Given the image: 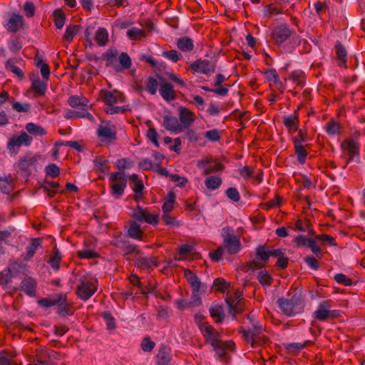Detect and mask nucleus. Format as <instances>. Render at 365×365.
Listing matches in <instances>:
<instances>
[{"label": "nucleus", "mask_w": 365, "mask_h": 365, "mask_svg": "<svg viewBox=\"0 0 365 365\" xmlns=\"http://www.w3.org/2000/svg\"><path fill=\"white\" fill-rule=\"evenodd\" d=\"M57 304L65 305L66 299H63L61 296H58L56 299L43 298L38 301V304L43 307H50Z\"/></svg>", "instance_id": "72a5a7b5"}, {"label": "nucleus", "mask_w": 365, "mask_h": 365, "mask_svg": "<svg viewBox=\"0 0 365 365\" xmlns=\"http://www.w3.org/2000/svg\"><path fill=\"white\" fill-rule=\"evenodd\" d=\"M179 121L182 130L190 127L195 120V114L187 108L180 106L178 108Z\"/></svg>", "instance_id": "ddd939ff"}, {"label": "nucleus", "mask_w": 365, "mask_h": 365, "mask_svg": "<svg viewBox=\"0 0 365 365\" xmlns=\"http://www.w3.org/2000/svg\"><path fill=\"white\" fill-rule=\"evenodd\" d=\"M210 314L215 322L220 323L225 319V313L222 306L213 305L209 309Z\"/></svg>", "instance_id": "c9c22d12"}, {"label": "nucleus", "mask_w": 365, "mask_h": 365, "mask_svg": "<svg viewBox=\"0 0 365 365\" xmlns=\"http://www.w3.org/2000/svg\"><path fill=\"white\" fill-rule=\"evenodd\" d=\"M55 24L58 29H61L65 24V15L63 12L57 9L53 12Z\"/></svg>", "instance_id": "3c124183"}, {"label": "nucleus", "mask_w": 365, "mask_h": 365, "mask_svg": "<svg viewBox=\"0 0 365 365\" xmlns=\"http://www.w3.org/2000/svg\"><path fill=\"white\" fill-rule=\"evenodd\" d=\"M163 126L169 131L179 133L182 131L179 120L172 115H165L163 116Z\"/></svg>", "instance_id": "f3484780"}, {"label": "nucleus", "mask_w": 365, "mask_h": 365, "mask_svg": "<svg viewBox=\"0 0 365 365\" xmlns=\"http://www.w3.org/2000/svg\"><path fill=\"white\" fill-rule=\"evenodd\" d=\"M226 195L234 202H238L240 200V195L235 187H230L226 191Z\"/></svg>", "instance_id": "0e129e2a"}, {"label": "nucleus", "mask_w": 365, "mask_h": 365, "mask_svg": "<svg viewBox=\"0 0 365 365\" xmlns=\"http://www.w3.org/2000/svg\"><path fill=\"white\" fill-rule=\"evenodd\" d=\"M190 67L195 72L207 75L215 71V61L199 58L192 62Z\"/></svg>", "instance_id": "f8f14e48"}, {"label": "nucleus", "mask_w": 365, "mask_h": 365, "mask_svg": "<svg viewBox=\"0 0 365 365\" xmlns=\"http://www.w3.org/2000/svg\"><path fill=\"white\" fill-rule=\"evenodd\" d=\"M155 346V343L150 340L149 337H145L141 342V349L144 351H152Z\"/></svg>", "instance_id": "e2e57ef3"}, {"label": "nucleus", "mask_w": 365, "mask_h": 365, "mask_svg": "<svg viewBox=\"0 0 365 365\" xmlns=\"http://www.w3.org/2000/svg\"><path fill=\"white\" fill-rule=\"evenodd\" d=\"M283 123L289 132H295L298 129L299 118L296 115H289L283 117Z\"/></svg>", "instance_id": "473e14b6"}, {"label": "nucleus", "mask_w": 365, "mask_h": 365, "mask_svg": "<svg viewBox=\"0 0 365 365\" xmlns=\"http://www.w3.org/2000/svg\"><path fill=\"white\" fill-rule=\"evenodd\" d=\"M80 26L78 25H69L67 26L66 32L63 35V39L66 43H70L78 32Z\"/></svg>", "instance_id": "a18cd8bd"}, {"label": "nucleus", "mask_w": 365, "mask_h": 365, "mask_svg": "<svg viewBox=\"0 0 365 365\" xmlns=\"http://www.w3.org/2000/svg\"><path fill=\"white\" fill-rule=\"evenodd\" d=\"M305 78L304 73L301 70L293 71L289 76V79L291 80L297 86H302L304 84Z\"/></svg>", "instance_id": "37998d69"}, {"label": "nucleus", "mask_w": 365, "mask_h": 365, "mask_svg": "<svg viewBox=\"0 0 365 365\" xmlns=\"http://www.w3.org/2000/svg\"><path fill=\"white\" fill-rule=\"evenodd\" d=\"M212 285L216 288L217 291L221 292L223 294H227L229 292L230 284L224 279L216 278Z\"/></svg>", "instance_id": "49530a36"}, {"label": "nucleus", "mask_w": 365, "mask_h": 365, "mask_svg": "<svg viewBox=\"0 0 365 365\" xmlns=\"http://www.w3.org/2000/svg\"><path fill=\"white\" fill-rule=\"evenodd\" d=\"M137 266L142 269H148L157 266V262L154 257H140L137 259Z\"/></svg>", "instance_id": "a19ab883"}, {"label": "nucleus", "mask_w": 365, "mask_h": 365, "mask_svg": "<svg viewBox=\"0 0 365 365\" xmlns=\"http://www.w3.org/2000/svg\"><path fill=\"white\" fill-rule=\"evenodd\" d=\"M227 250V252L230 255L237 253L241 248V244L239 237H232L224 242V249Z\"/></svg>", "instance_id": "c85d7f7f"}, {"label": "nucleus", "mask_w": 365, "mask_h": 365, "mask_svg": "<svg viewBox=\"0 0 365 365\" xmlns=\"http://www.w3.org/2000/svg\"><path fill=\"white\" fill-rule=\"evenodd\" d=\"M41 246V238H32L31 240V243L29 246L26 247V253L24 257V259L25 261L31 260L34 256L36 250Z\"/></svg>", "instance_id": "bb28decb"}, {"label": "nucleus", "mask_w": 365, "mask_h": 365, "mask_svg": "<svg viewBox=\"0 0 365 365\" xmlns=\"http://www.w3.org/2000/svg\"><path fill=\"white\" fill-rule=\"evenodd\" d=\"M235 344L232 341H224L221 340L219 343H217L216 346H212V348L217 358L221 359L226 356L227 351L232 350Z\"/></svg>", "instance_id": "5701e85b"}, {"label": "nucleus", "mask_w": 365, "mask_h": 365, "mask_svg": "<svg viewBox=\"0 0 365 365\" xmlns=\"http://www.w3.org/2000/svg\"><path fill=\"white\" fill-rule=\"evenodd\" d=\"M126 36L130 40H140L145 36V31L142 26L140 27L132 26L126 31Z\"/></svg>", "instance_id": "7c9ffc66"}, {"label": "nucleus", "mask_w": 365, "mask_h": 365, "mask_svg": "<svg viewBox=\"0 0 365 365\" xmlns=\"http://www.w3.org/2000/svg\"><path fill=\"white\" fill-rule=\"evenodd\" d=\"M334 279L337 283L344 284L345 286H349L352 284L351 279L348 278L345 274L342 273L336 274L334 277Z\"/></svg>", "instance_id": "680f3d73"}, {"label": "nucleus", "mask_w": 365, "mask_h": 365, "mask_svg": "<svg viewBox=\"0 0 365 365\" xmlns=\"http://www.w3.org/2000/svg\"><path fill=\"white\" fill-rule=\"evenodd\" d=\"M162 220L165 222L167 225L173 227H179L180 223L177 221L175 217L170 216L169 214L163 213L162 215Z\"/></svg>", "instance_id": "69168bd1"}, {"label": "nucleus", "mask_w": 365, "mask_h": 365, "mask_svg": "<svg viewBox=\"0 0 365 365\" xmlns=\"http://www.w3.org/2000/svg\"><path fill=\"white\" fill-rule=\"evenodd\" d=\"M158 85V81L155 78H154L153 77H149L148 78V81L146 83V88L150 94L155 95L156 93Z\"/></svg>", "instance_id": "6e6d98bb"}, {"label": "nucleus", "mask_w": 365, "mask_h": 365, "mask_svg": "<svg viewBox=\"0 0 365 365\" xmlns=\"http://www.w3.org/2000/svg\"><path fill=\"white\" fill-rule=\"evenodd\" d=\"M32 138L29 136L26 132H21L19 135L14 136L11 138L7 144V148L9 152L14 154H17L19 148L21 145L28 146L31 144Z\"/></svg>", "instance_id": "9d476101"}, {"label": "nucleus", "mask_w": 365, "mask_h": 365, "mask_svg": "<svg viewBox=\"0 0 365 365\" xmlns=\"http://www.w3.org/2000/svg\"><path fill=\"white\" fill-rule=\"evenodd\" d=\"M97 290V279L91 274L81 276L77 285L76 294L82 300L89 299Z\"/></svg>", "instance_id": "20e7f679"}, {"label": "nucleus", "mask_w": 365, "mask_h": 365, "mask_svg": "<svg viewBox=\"0 0 365 365\" xmlns=\"http://www.w3.org/2000/svg\"><path fill=\"white\" fill-rule=\"evenodd\" d=\"M198 327L206 341L212 346H216L221 341L219 332L207 322L199 323Z\"/></svg>", "instance_id": "9b49d317"}, {"label": "nucleus", "mask_w": 365, "mask_h": 365, "mask_svg": "<svg viewBox=\"0 0 365 365\" xmlns=\"http://www.w3.org/2000/svg\"><path fill=\"white\" fill-rule=\"evenodd\" d=\"M46 82L45 80L42 81L39 78L34 79L32 81L31 88L36 94L43 96L47 89Z\"/></svg>", "instance_id": "f704fd0d"}, {"label": "nucleus", "mask_w": 365, "mask_h": 365, "mask_svg": "<svg viewBox=\"0 0 365 365\" xmlns=\"http://www.w3.org/2000/svg\"><path fill=\"white\" fill-rule=\"evenodd\" d=\"M336 63L340 67H346L347 51L345 47H336Z\"/></svg>", "instance_id": "e433bc0d"}, {"label": "nucleus", "mask_w": 365, "mask_h": 365, "mask_svg": "<svg viewBox=\"0 0 365 365\" xmlns=\"http://www.w3.org/2000/svg\"><path fill=\"white\" fill-rule=\"evenodd\" d=\"M257 279L264 286H269L271 284V277L266 271H260L258 273Z\"/></svg>", "instance_id": "4d7b16f0"}, {"label": "nucleus", "mask_w": 365, "mask_h": 365, "mask_svg": "<svg viewBox=\"0 0 365 365\" xmlns=\"http://www.w3.org/2000/svg\"><path fill=\"white\" fill-rule=\"evenodd\" d=\"M132 217L138 222H145L152 225H157L159 222V215L155 212H151L148 208L138 205L134 209Z\"/></svg>", "instance_id": "0eeeda50"}, {"label": "nucleus", "mask_w": 365, "mask_h": 365, "mask_svg": "<svg viewBox=\"0 0 365 365\" xmlns=\"http://www.w3.org/2000/svg\"><path fill=\"white\" fill-rule=\"evenodd\" d=\"M120 250L125 252V254L128 255L136 251V246L134 244H132L130 241L125 240L123 246L120 247Z\"/></svg>", "instance_id": "774afa93"}, {"label": "nucleus", "mask_w": 365, "mask_h": 365, "mask_svg": "<svg viewBox=\"0 0 365 365\" xmlns=\"http://www.w3.org/2000/svg\"><path fill=\"white\" fill-rule=\"evenodd\" d=\"M222 178L220 177L216 176V175H212V176L207 177L205 179V186L207 187V188L214 190H216L218 187H220V186L222 184Z\"/></svg>", "instance_id": "58836bf2"}, {"label": "nucleus", "mask_w": 365, "mask_h": 365, "mask_svg": "<svg viewBox=\"0 0 365 365\" xmlns=\"http://www.w3.org/2000/svg\"><path fill=\"white\" fill-rule=\"evenodd\" d=\"M99 141L104 145H110L117 141V128L111 121H101L96 130Z\"/></svg>", "instance_id": "7ed1b4c3"}, {"label": "nucleus", "mask_w": 365, "mask_h": 365, "mask_svg": "<svg viewBox=\"0 0 365 365\" xmlns=\"http://www.w3.org/2000/svg\"><path fill=\"white\" fill-rule=\"evenodd\" d=\"M163 56L173 62H177L182 58V55L175 50L165 51L163 52Z\"/></svg>", "instance_id": "13d9d810"}, {"label": "nucleus", "mask_w": 365, "mask_h": 365, "mask_svg": "<svg viewBox=\"0 0 365 365\" xmlns=\"http://www.w3.org/2000/svg\"><path fill=\"white\" fill-rule=\"evenodd\" d=\"M171 359L170 350L166 347L161 348L156 355L157 365H170Z\"/></svg>", "instance_id": "a878e982"}, {"label": "nucleus", "mask_w": 365, "mask_h": 365, "mask_svg": "<svg viewBox=\"0 0 365 365\" xmlns=\"http://www.w3.org/2000/svg\"><path fill=\"white\" fill-rule=\"evenodd\" d=\"M61 259V255L60 252L56 249L54 248L52 255L50 257V259L48 261L49 264L53 269H58L59 268V262Z\"/></svg>", "instance_id": "de8ad7c7"}, {"label": "nucleus", "mask_w": 365, "mask_h": 365, "mask_svg": "<svg viewBox=\"0 0 365 365\" xmlns=\"http://www.w3.org/2000/svg\"><path fill=\"white\" fill-rule=\"evenodd\" d=\"M26 130L28 133L34 135L43 136L46 133L44 128L34 123H27L26 125Z\"/></svg>", "instance_id": "c03bdc74"}, {"label": "nucleus", "mask_w": 365, "mask_h": 365, "mask_svg": "<svg viewBox=\"0 0 365 365\" xmlns=\"http://www.w3.org/2000/svg\"><path fill=\"white\" fill-rule=\"evenodd\" d=\"M360 135L359 132H354L351 137L341 143V148L347 152L349 158L344 168H346L351 161H355L357 163H360L359 156V143L358 138Z\"/></svg>", "instance_id": "39448f33"}, {"label": "nucleus", "mask_w": 365, "mask_h": 365, "mask_svg": "<svg viewBox=\"0 0 365 365\" xmlns=\"http://www.w3.org/2000/svg\"><path fill=\"white\" fill-rule=\"evenodd\" d=\"M45 173L47 175L56 178L60 174V168L54 163H50L45 168Z\"/></svg>", "instance_id": "5fc2aeb1"}, {"label": "nucleus", "mask_w": 365, "mask_h": 365, "mask_svg": "<svg viewBox=\"0 0 365 365\" xmlns=\"http://www.w3.org/2000/svg\"><path fill=\"white\" fill-rule=\"evenodd\" d=\"M118 60L119 64H117V66H119L120 71L125 69L130 68L132 64V61L130 56L125 52H122L117 61Z\"/></svg>", "instance_id": "4c0bfd02"}, {"label": "nucleus", "mask_w": 365, "mask_h": 365, "mask_svg": "<svg viewBox=\"0 0 365 365\" xmlns=\"http://www.w3.org/2000/svg\"><path fill=\"white\" fill-rule=\"evenodd\" d=\"M265 78L269 82H273L274 84L282 87V83L279 80V75L274 68H269L264 73Z\"/></svg>", "instance_id": "ea45409f"}, {"label": "nucleus", "mask_w": 365, "mask_h": 365, "mask_svg": "<svg viewBox=\"0 0 365 365\" xmlns=\"http://www.w3.org/2000/svg\"><path fill=\"white\" fill-rule=\"evenodd\" d=\"M102 317L106 324L107 328L109 330H113L115 328V319L110 312H105L102 313Z\"/></svg>", "instance_id": "864d4df0"}, {"label": "nucleus", "mask_w": 365, "mask_h": 365, "mask_svg": "<svg viewBox=\"0 0 365 365\" xmlns=\"http://www.w3.org/2000/svg\"><path fill=\"white\" fill-rule=\"evenodd\" d=\"M67 102L71 107L81 110H86L88 107V100L83 96H71Z\"/></svg>", "instance_id": "4be33fe9"}, {"label": "nucleus", "mask_w": 365, "mask_h": 365, "mask_svg": "<svg viewBox=\"0 0 365 365\" xmlns=\"http://www.w3.org/2000/svg\"><path fill=\"white\" fill-rule=\"evenodd\" d=\"M225 168V166L220 163H215L213 165H207L203 170L204 175H209L211 173H218L222 171Z\"/></svg>", "instance_id": "8fccbe9b"}, {"label": "nucleus", "mask_w": 365, "mask_h": 365, "mask_svg": "<svg viewBox=\"0 0 365 365\" xmlns=\"http://www.w3.org/2000/svg\"><path fill=\"white\" fill-rule=\"evenodd\" d=\"M24 18L21 15L14 14L5 24L6 29L11 32H16L23 26Z\"/></svg>", "instance_id": "aec40b11"}, {"label": "nucleus", "mask_w": 365, "mask_h": 365, "mask_svg": "<svg viewBox=\"0 0 365 365\" xmlns=\"http://www.w3.org/2000/svg\"><path fill=\"white\" fill-rule=\"evenodd\" d=\"M247 326L242 327V334L244 339L252 347L265 344L268 338L264 334L265 330L262 325L256 319L254 315L249 314L247 317Z\"/></svg>", "instance_id": "f257e3e1"}, {"label": "nucleus", "mask_w": 365, "mask_h": 365, "mask_svg": "<svg viewBox=\"0 0 365 365\" xmlns=\"http://www.w3.org/2000/svg\"><path fill=\"white\" fill-rule=\"evenodd\" d=\"M110 180L111 181V195L115 199L120 198L124 193L127 185V178L124 173L122 171L111 173Z\"/></svg>", "instance_id": "6e6552de"}, {"label": "nucleus", "mask_w": 365, "mask_h": 365, "mask_svg": "<svg viewBox=\"0 0 365 365\" xmlns=\"http://www.w3.org/2000/svg\"><path fill=\"white\" fill-rule=\"evenodd\" d=\"M101 98L107 106H111L115 103H123L124 101L123 96L117 91H102Z\"/></svg>", "instance_id": "2eb2a0df"}, {"label": "nucleus", "mask_w": 365, "mask_h": 365, "mask_svg": "<svg viewBox=\"0 0 365 365\" xmlns=\"http://www.w3.org/2000/svg\"><path fill=\"white\" fill-rule=\"evenodd\" d=\"M37 282L35 279L27 277L23 279L20 288L29 297H35L36 294Z\"/></svg>", "instance_id": "a211bd4d"}, {"label": "nucleus", "mask_w": 365, "mask_h": 365, "mask_svg": "<svg viewBox=\"0 0 365 365\" xmlns=\"http://www.w3.org/2000/svg\"><path fill=\"white\" fill-rule=\"evenodd\" d=\"M13 274L9 268L5 269L0 272V284L5 289L11 291L17 290V288L11 286Z\"/></svg>", "instance_id": "b1692460"}, {"label": "nucleus", "mask_w": 365, "mask_h": 365, "mask_svg": "<svg viewBox=\"0 0 365 365\" xmlns=\"http://www.w3.org/2000/svg\"><path fill=\"white\" fill-rule=\"evenodd\" d=\"M340 131V125L335 121L332 120L327 123V132L331 135L339 133Z\"/></svg>", "instance_id": "052dcab7"}, {"label": "nucleus", "mask_w": 365, "mask_h": 365, "mask_svg": "<svg viewBox=\"0 0 365 365\" xmlns=\"http://www.w3.org/2000/svg\"><path fill=\"white\" fill-rule=\"evenodd\" d=\"M39 158L40 156L38 155L30 154L21 157L18 163L19 170L26 175L30 174L31 169L35 168Z\"/></svg>", "instance_id": "4468645a"}, {"label": "nucleus", "mask_w": 365, "mask_h": 365, "mask_svg": "<svg viewBox=\"0 0 365 365\" xmlns=\"http://www.w3.org/2000/svg\"><path fill=\"white\" fill-rule=\"evenodd\" d=\"M289 30L285 25H281L274 28L273 36L277 42L282 43L289 36Z\"/></svg>", "instance_id": "c756f323"}, {"label": "nucleus", "mask_w": 365, "mask_h": 365, "mask_svg": "<svg viewBox=\"0 0 365 365\" xmlns=\"http://www.w3.org/2000/svg\"><path fill=\"white\" fill-rule=\"evenodd\" d=\"M295 154L297 157V160L301 165H303L306 162V158L308 155L307 151L305 149L304 143L298 142L297 140H292Z\"/></svg>", "instance_id": "cd10ccee"}, {"label": "nucleus", "mask_w": 365, "mask_h": 365, "mask_svg": "<svg viewBox=\"0 0 365 365\" xmlns=\"http://www.w3.org/2000/svg\"><path fill=\"white\" fill-rule=\"evenodd\" d=\"M185 277L190 284L192 292V303L195 306H198L201 304V292L205 291V287L202 284L197 277V276L194 274L190 269L185 270Z\"/></svg>", "instance_id": "423d86ee"}, {"label": "nucleus", "mask_w": 365, "mask_h": 365, "mask_svg": "<svg viewBox=\"0 0 365 365\" xmlns=\"http://www.w3.org/2000/svg\"><path fill=\"white\" fill-rule=\"evenodd\" d=\"M284 252L281 249H273L270 250H266L265 247L262 245H259L256 249V254L259 259L264 262H267L270 257L278 258Z\"/></svg>", "instance_id": "dca6fc26"}, {"label": "nucleus", "mask_w": 365, "mask_h": 365, "mask_svg": "<svg viewBox=\"0 0 365 365\" xmlns=\"http://www.w3.org/2000/svg\"><path fill=\"white\" fill-rule=\"evenodd\" d=\"M13 187L8 180L4 179H0V191L4 193L9 195L12 191Z\"/></svg>", "instance_id": "338daca9"}, {"label": "nucleus", "mask_w": 365, "mask_h": 365, "mask_svg": "<svg viewBox=\"0 0 365 365\" xmlns=\"http://www.w3.org/2000/svg\"><path fill=\"white\" fill-rule=\"evenodd\" d=\"M159 93L166 101H172L176 98L175 92L173 85L168 82H163L160 85Z\"/></svg>", "instance_id": "6ab92c4d"}, {"label": "nucleus", "mask_w": 365, "mask_h": 365, "mask_svg": "<svg viewBox=\"0 0 365 365\" xmlns=\"http://www.w3.org/2000/svg\"><path fill=\"white\" fill-rule=\"evenodd\" d=\"M147 137L157 148L160 147L159 143L158 141V134L155 128H150L148 130Z\"/></svg>", "instance_id": "bf43d9fd"}, {"label": "nucleus", "mask_w": 365, "mask_h": 365, "mask_svg": "<svg viewBox=\"0 0 365 365\" xmlns=\"http://www.w3.org/2000/svg\"><path fill=\"white\" fill-rule=\"evenodd\" d=\"M128 234L129 237L133 239L138 240H142L143 232L140 229V225L136 220L132 221L130 223V226L128 230Z\"/></svg>", "instance_id": "2f4dec72"}, {"label": "nucleus", "mask_w": 365, "mask_h": 365, "mask_svg": "<svg viewBox=\"0 0 365 365\" xmlns=\"http://www.w3.org/2000/svg\"><path fill=\"white\" fill-rule=\"evenodd\" d=\"M117 50L110 48L103 54L102 58L106 61L107 66H112L115 71H120L119 66H117Z\"/></svg>", "instance_id": "393cba45"}, {"label": "nucleus", "mask_w": 365, "mask_h": 365, "mask_svg": "<svg viewBox=\"0 0 365 365\" xmlns=\"http://www.w3.org/2000/svg\"><path fill=\"white\" fill-rule=\"evenodd\" d=\"M5 66L6 69L13 72L15 75H16V76L19 78V79H23L24 73L22 70L14 64L13 60L10 59L7 61Z\"/></svg>", "instance_id": "09e8293b"}, {"label": "nucleus", "mask_w": 365, "mask_h": 365, "mask_svg": "<svg viewBox=\"0 0 365 365\" xmlns=\"http://www.w3.org/2000/svg\"><path fill=\"white\" fill-rule=\"evenodd\" d=\"M277 304L281 311L287 317H293L302 313L304 307L303 298L299 292H294L288 298H279Z\"/></svg>", "instance_id": "f03ea898"}, {"label": "nucleus", "mask_w": 365, "mask_h": 365, "mask_svg": "<svg viewBox=\"0 0 365 365\" xmlns=\"http://www.w3.org/2000/svg\"><path fill=\"white\" fill-rule=\"evenodd\" d=\"M96 41L99 46H106L108 41V32L104 28H98L96 32Z\"/></svg>", "instance_id": "79ce46f5"}, {"label": "nucleus", "mask_w": 365, "mask_h": 365, "mask_svg": "<svg viewBox=\"0 0 365 365\" xmlns=\"http://www.w3.org/2000/svg\"><path fill=\"white\" fill-rule=\"evenodd\" d=\"M241 299L242 293L240 291H236L233 296H227L226 302L228 304L230 313L233 316L240 309L239 304Z\"/></svg>", "instance_id": "412c9836"}, {"label": "nucleus", "mask_w": 365, "mask_h": 365, "mask_svg": "<svg viewBox=\"0 0 365 365\" xmlns=\"http://www.w3.org/2000/svg\"><path fill=\"white\" fill-rule=\"evenodd\" d=\"M59 184L55 182H46L43 186L44 191L50 196L53 197L56 193Z\"/></svg>", "instance_id": "603ef678"}, {"label": "nucleus", "mask_w": 365, "mask_h": 365, "mask_svg": "<svg viewBox=\"0 0 365 365\" xmlns=\"http://www.w3.org/2000/svg\"><path fill=\"white\" fill-rule=\"evenodd\" d=\"M330 308L331 306L328 301H322L313 313L314 318L319 321L324 322L336 319L340 316L341 312L340 310H331Z\"/></svg>", "instance_id": "1a4fd4ad"}]
</instances>
